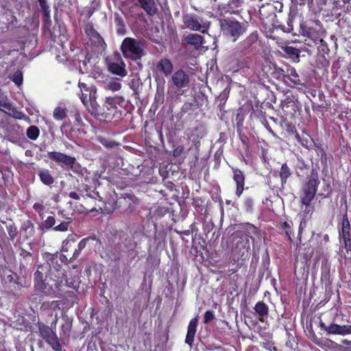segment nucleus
<instances>
[{"label": "nucleus", "instance_id": "nucleus-25", "mask_svg": "<svg viewBox=\"0 0 351 351\" xmlns=\"http://www.w3.org/2000/svg\"><path fill=\"white\" fill-rule=\"evenodd\" d=\"M181 88H176L174 85L169 82L167 89V97L171 100L178 98L182 93L180 91Z\"/></svg>", "mask_w": 351, "mask_h": 351}, {"label": "nucleus", "instance_id": "nucleus-10", "mask_svg": "<svg viewBox=\"0 0 351 351\" xmlns=\"http://www.w3.org/2000/svg\"><path fill=\"white\" fill-rule=\"evenodd\" d=\"M123 101V97L119 96L106 97L104 108H106L108 112H106L105 118L110 119L112 117V113L115 112L117 109V105L120 104Z\"/></svg>", "mask_w": 351, "mask_h": 351}, {"label": "nucleus", "instance_id": "nucleus-18", "mask_svg": "<svg viewBox=\"0 0 351 351\" xmlns=\"http://www.w3.org/2000/svg\"><path fill=\"white\" fill-rule=\"evenodd\" d=\"M38 176L45 185H51L54 182V178L50 171L46 169H41L38 171Z\"/></svg>", "mask_w": 351, "mask_h": 351}, {"label": "nucleus", "instance_id": "nucleus-4", "mask_svg": "<svg viewBox=\"0 0 351 351\" xmlns=\"http://www.w3.org/2000/svg\"><path fill=\"white\" fill-rule=\"evenodd\" d=\"M186 27L193 31H199L204 33L207 31L210 23L196 15L189 14L184 18Z\"/></svg>", "mask_w": 351, "mask_h": 351}, {"label": "nucleus", "instance_id": "nucleus-12", "mask_svg": "<svg viewBox=\"0 0 351 351\" xmlns=\"http://www.w3.org/2000/svg\"><path fill=\"white\" fill-rule=\"evenodd\" d=\"M327 333L328 335H346L351 334L350 325H339L337 324H331L327 328Z\"/></svg>", "mask_w": 351, "mask_h": 351}, {"label": "nucleus", "instance_id": "nucleus-37", "mask_svg": "<svg viewBox=\"0 0 351 351\" xmlns=\"http://www.w3.org/2000/svg\"><path fill=\"white\" fill-rule=\"evenodd\" d=\"M214 318V313L210 311H207L204 314V323H209L210 322L213 320Z\"/></svg>", "mask_w": 351, "mask_h": 351}, {"label": "nucleus", "instance_id": "nucleus-41", "mask_svg": "<svg viewBox=\"0 0 351 351\" xmlns=\"http://www.w3.org/2000/svg\"><path fill=\"white\" fill-rule=\"evenodd\" d=\"M115 21H116L117 25L120 27L117 29L118 33H121L122 28L123 27V23L122 20L119 16H117L115 19Z\"/></svg>", "mask_w": 351, "mask_h": 351}, {"label": "nucleus", "instance_id": "nucleus-46", "mask_svg": "<svg viewBox=\"0 0 351 351\" xmlns=\"http://www.w3.org/2000/svg\"><path fill=\"white\" fill-rule=\"evenodd\" d=\"M319 326L321 328H322L327 332V328L328 327V326H326L323 322H321L319 323Z\"/></svg>", "mask_w": 351, "mask_h": 351}, {"label": "nucleus", "instance_id": "nucleus-45", "mask_svg": "<svg viewBox=\"0 0 351 351\" xmlns=\"http://www.w3.org/2000/svg\"><path fill=\"white\" fill-rule=\"evenodd\" d=\"M56 59H57L59 62H64V61H66V60H67V58H66V57H64V56L61 57L60 55H57V56H56Z\"/></svg>", "mask_w": 351, "mask_h": 351}, {"label": "nucleus", "instance_id": "nucleus-30", "mask_svg": "<svg viewBox=\"0 0 351 351\" xmlns=\"http://www.w3.org/2000/svg\"><path fill=\"white\" fill-rule=\"evenodd\" d=\"M285 52L296 59V60L298 62L300 58V51L299 49L293 47H286L285 49Z\"/></svg>", "mask_w": 351, "mask_h": 351}, {"label": "nucleus", "instance_id": "nucleus-33", "mask_svg": "<svg viewBox=\"0 0 351 351\" xmlns=\"http://www.w3.org/2000/svg\"><path fill=\"white\" fill-rule=\"evenodd\" d=\"M11 80L16 84L20 86L23 82V74L21 71H16L11 77Z\"/></svg>", "mask_w": 351, "mask_h": 351}, {"label": "nucleus", "instance_id": "nucleus-19", "mask_svg": "<svg viewBox=\"0 0 351 351\" xmlns=\"http://www.w3.org/2000/svg\"><path fill=\"white\" fill-rule=\"evenodd\" d=\"M254 311L258 315V319L261 322H265V318L267 316L269 313V308L263 302H258L254 306Z\"/></svg>", "mask_w": 351, "mask_h": 351}, {"label": "nucleus", "instance_id": "nucleus-44", "mask_svg": "<svg viewBox=\"0 0 351 351\" xmlns=\"http://www.w3.org/2000/svg\"><path fill=\"white\" fill-rule=\"evenodd\" d=\"M100 71L97 66H95L94 71L91 73L94 77H97V75H99Z\"/></svg>", "mask_w": 351, "mask_h": 351}, {"label": "nucleus", "instance_id": "nucleus-24", "mask_svg": "<svg viewBox=\"0 0 351 351\" xmlns=\"http://www.w3.org/2000/svg\"><path fill=\"white\" fill-rule=\"evenodd\" d=\"M121 88V84L120 83V80L117 78H112L105 84V89L111 90L112 92L118 91Z\"/></svg>", "mask_w": 351, "mask_h": 351}, {"label": "nucleus", "instance_id": "nucleus-1", "mask_svg": "<svg viewBox=\"0 0 351 351\" xmlns=\"http://www.w3.org/2000/svg\"><path fill=\"white\" fill-rule=\"evenodd\" d=\"M223 34L233 42L237 41L246 32L247 25L234 19H223L220 21Z\"/></svg>", "mask_w": 351, "mask_h": 351}, {"label": "nucleus", "instance_id": "nucleus-47", "mask_svg": "<svg viewBox=\"0 0 351 351\" xmlns=\"http://www.w3.org/2000/svg\"><path fill=\"white\" fill-rule=\"evenodd\" d=\"M85 247V242L84 241H81L78 244V248L80 250L83 249Z\"/></svg>", "mask_w": 351, "mask_h": 351}, {"label": "nucleus", "instance_id": "nucleus-15", "mask_svg": "<svg viewBox=\"0 0 351 351\" xmlns=\"http://www.w3.org/2000/svg\"><path fill=\"white\" fill-rule=\"evenodd\" d=\"M108 70L113 74L125 77L127 75V71L125 69V63L122 60L117 62H110L108 64Z\"/></svg>", "mask_w": 351, "mask_h": 351}, {"label": "nucleus", "instance_id": "nucleus-31", "mask_svg": "<svg viewBox=\"0 0 351 351\" xmlns=\"http://www.w3.org/2000/svg\"><path fill=\"white\" fill-rule=\"evenodd\" d=\"M40 134V131L36 126H31L27 130V136L32 140H36Z\"/></svg>", "mask_w": 351, "mask_h": 351}, {"label": "nucleus", "instance_id": "nucleus-7", "mask_svg": "<svg viewBox=\"0 0 351 351\" xmlns=\"http://www.w3.org/2000/svg\"><path fill=\"white\" fill-rule=\"evenodd\" d=\"M319 183V180L316 177H312L308 180L304 189V195L302 197V202L303 204L306 206L310 204L315 197Z\"/></svg>", "mask_w": 351, "mask_h": 351}, {"label": "nucleus", "instance_id": "nucleus-6", "mask_svg": "<svg viewBox=\"0 0 351 351\" xmlns=\"http://www.w3.org/2000/svg\"><path fill=\"white\" fill-rule=\"evenodd\" d=\"M0 110L3 111L5 113L15 119H21L24 117V114L21 112H19L14 107L12 104L8 99L7 95L3 93L1 90Z\"/></svg>", "mask_w": 351, "mask_h": 351}, {"label": "nucleus", "instance_id": "nucleus-35", "mask_svg": "<svg viewBox=\"0 0 351 351\" xmlns=\"http://www.w3.org/2000/svg\"><path fill=\"white\" fill-rule=\"evenodd\" d=\"M40 7L44 14L45 21L46 22L50 21V9L47 3L41 5Z\"/></svg>", "mask_w": 351, "mask_h": 351}, {"label": "nucleus", "instance_id": "nucleus-16", "mask_svg": "<svg viewBox=\"0 0 351 351\" xmlns=\"http://www.w3.org/2000/svg\"><path fill=\"white\" fill-rule=\"evenodd\" d=\"M234 176L233 179L237 184V191L236 194L238 197H240L243 191V186H244V175L241 171L239 169H234L233 171Z\"/></svg>", "mask_w": 351, "mask_h": 351}, {"label": "nucleus", "instance_id": "nucleus-34", "mask_svg": "<svg viewBox=\"0 0 351 351\" xmlns=\"http://www.w3.org/2000/svg\"><path fill=\"white\" fill-rule=\"evenodd\" d=\"M33 208L37 213H38L41 219H44V211L45 209V206L40 203L37 202L34 204Z\"/></svg>", "mask_w": 351, "mask_h": 351}, {"label": "nucleus", "instance_id": "nucleus-27", "mask_svg": "<svg viewBox=\"0 0 351 351\" xmlns=\"http://www.w3.org/2000/svg\"><path fill=\"white\" fill-rule=\"evenodd\" d=\"M56 223V219L52 216H49L45 220H44L41 225L40 228L42 230H49Z\"/></svg>", "mask_w": 351, "mask_h": 351}, {"label": "nucleus", "instance_id": "nucleus-50", "mask_svg": "<svg viewBox=\"0 0 351 351\" xmlns=\"http://www.w3.org/2000/svg\"><path fill=\"white\" fill-rule=\"evenodd\" d=\"M313 3V0H308V5H312Z\"/></svg>", "mask_w": 351, "mask_h": 351}, {"label": "nucleus", "instance_id": "nucleus-36", "mask_svg": "<svg viewBox=\"0 0 351 351\" xmlns=\"http://www.w3.org/2000/svg\"><path fill=\"white\" fill-rule=\"evenodd\" d=\"M69 226V222H62L60 224H59L57 226H55L53 228V230L55 231H59V232H66L68 230Z\"/></svg>", "mask_w": 351, "mask_h": 351}, {"label": "nucleus", "instance_id": "nucleus-21", "mask_svg": "<svg viewBox=\"0 0 351 351\" xmlns=\"http://www.w3.org/2000/svg\"><path fill=\"white\" fill-rule=\"evenodd\" d=\"M185 41L188 44L194 46L195 49H199L202 45L204 39L199 34H190L186 36Z\"/></svg>", "mask_w": 351, "mask_h": 351}, {"label": "nucleus", "instance_id": "nucleus-13", "mask_svg": "<svg viewBox=\"0 0 351 351\" xmlns=\"http://www.w3.org/2000/svg\"><path fill=\"white\" fill-rule=\"evenodd\" d=\"M34 289L38 295L42 296H53L55 293L52 287L44 282V281H38L36 283H34Z\"/></svg>", "mask_w": 351, "mask_h": 351}, {"label": "nucleus", "instance_id": "nucleus-38", "mask_svg": "<svg viewBox=\"0 0 351 351\" xmlns=\"http://www.w3.org/2000/svg\"><path fill=\"white\" fill-rule=\"evenodd\" d=\"M252 38L249 37L247 38L245 40H244L242 43H241V45H242L243 49H247L248 48L252 43Z\"/></svg>", "mask_w": 351, "mask_h": 351}, {"label": "nucleus", "instance_id": "nucleus-20", "mask_svg": "<svg viewBox=\"0 0 351 351\" xmlns=\"http://www.w3.org/2000/svg\"><path fill=\"white\" fill-rule=\"evenodd\" d=\"M349 232H350V223L346 216L343 217L341 230L339 232V236L341 239L343 240L345 245H347V243L350 241L349 237Z\"/></svg>", "mask_w": 351, "mask_h": 351}, {"label": "nucleus", "instance_id": "nucleus-40", "mask_svg": "<svg viewBox=\"0 0 351 351\" xmlns=\"http://www.w3.org/2000/svg\"><path fill=\"white\" fill-rule=\"evenodd\" d=\"M184 151L183 146H178L173 150V156H180Z\"/></svg>", "mask_w": 351, "mask_h": 351}, {"label": "nucleus", "instance_id": "nucleus-23", "mask_svg": "<svg viewBox=\"0 0 351 351\" xmlns=\"http://www.w3.org/2000/svg\"><path fill=\"white\" fill-rule=\"evenodd\" d=\"M79 67L82 73H88L93 69L92 58L89 54L86 56L84 60L80 62Z\"/></svg>", "mask_w": 351, "mask_h": 351}, {"label": "nucleus", "instance_id": "nucleus-26", "mask_svg": "<svg viewBox=\"0 0 351 351\" xmlns=\"http://www.w3.org/2000/svg\"><path fill=\"white\" fill-rule=\"evenodd\" d=\"M290 175L291 171L289 168L286 164H283L280 171V177L281 179L282 184L287 182V180L290 176Z\"/></svg>", "mask_w": 351, "mask_h": 351}, {"label": "nucleus", "instance_id": "nucleus-2", "mask_svg": "<svg viewBox=\"0 0 351 351\" xmlns=\"http://www.w3.org/2000/svg\"><path fill=\"white\" fill-rule=\"evenodd\" d=\"M121 49L125 58L134 60H139L143 56V44L132 38H125L122 42Z\"/></svg>", "mask_w": 351, "mask_h": 351}, {"label": "nucleus", "instance_id": "nucleus-9", "mask_svg": "<svg viewBox=\"0 0 351 351\" xmlns=\"http://www.w3.org/2000/svg\"><path fill=\"white\" fill-rule=\"evenodd\" d=\"M170 82L178 88H183L188 86L189 77L183 70H178L172 75Z\"/></svg>", "mask_w": 351, "mask_h": 351}, {"label": "nucleus", "instance_id": "nucleus-42", "mask_svg": "<svg viewBox=\"0 0 351 351\" xmlns=\"http://www.w3.org/2000/svg\"><path fill=\"white\" fill-rule=\"evenodd\" d=\"M245 206L247 210H251L253 206V200L250 198H248L245 202Z\"/></svg>", "mask_w": 351, "mask_h": 351}, {"label": "nucleus", "instance_id": "nucleus-3", "mask_svg": "<svg viewBox=\"0 0 351 351\" xmlns=\"http://www.w3.org/2000/svg\"><path fill=\"white\" fill-rule=\"evenodd\" d=\"M48 158L55 162H61L76 173H82L81 165L76 161L75 158L66 155L58 152H50L47 154Z\"/></svg>", "mask_w": 351, "mask_h": 351}, {"label": "nucleus", "instance_id": "nucleus-48", "mask_svg": "<svg viewBox=\"0 0 351 351\" xmlns=\"http://www.w3.org/2000/svg\"><path fill=\"white\" fill-rule=\"evenodd\" d=\"M342 343L344 345H350V344H351V341H348L347 339H344L342 341Z\"/></svg>", "mask_w": 351, "mask_h": 351}, {"label": "nucleus", "instance_id": "nucleus-22", "mask_svg": "<svg viewBox=\"0 0 351 351\" xmlns=\"http://www.w3.org/2000/svg\"><path fill=\"white\" fill-rule=\"evenodd\" d=\"M141 7L149 15H154L156 12V7L154 0H138Z\"/></svg>", "mask_w": 351, "mask_h": 351}, {"label": "nucleus", "instance_id": "nucleus-28", "mask_svg": "<svg viewBox=\"0 0 351 351\" xmlns=\"http://www.w3.org/2000/svg\"><path fill=\"white\" fill-rule=\"evenodd\" d=\"M97 140L106 148L111 149L114 148L115 146L117 145V143H115L114 141L108 139L103 136H98L97 138Z\"/></svg>", "mask_w": 351, "mask_h": 351}, {"label": "nucleus", "instance_id": "nucleus-14", "mask_svg": "<svg viewBox=\"0 0 351 351\" xmlns=\"http://www.w3.org/2000/svg\"><path fill=\"white\" fill-rule=\"evenodd\" d=\"M198 319L197 317L193 318L188 326L187 333L185 339V343L192 346L194 341V337L197 331Z\"/></svg>", "mask_w": 351, "mask_h": 351}, {"label": "nucleus", "instance_id": "nucleus-39", "mask_svg": "<svg viewBox=\"0 0 351 351\" xmlns=\"http://www.w3.org/2000/svg\"><path fill=\"white\" fill-rule=\"evenodd\" d=\"M43 273L38 270H36L34 273V283H36L38 281H43Z\"/></svg>", "mask_w": 351, "mask_h": 351}, {"label": "nucleus", "instance_id": "nucleus-17", "mask_svg": "<svg viewBox=\"0 0 351 351\" xmlns=\"http://www.w3.org/2000/svg\"><path fill=\"white\" fill-rule=\"evenodd\" d=\"M156 69L167 76L173 71V64L169 59L162 58L158 62Z\"/></svg>", "mask_w": 351, "mask_h": 351}, {"label": "nucleus", "instance_id": "nucleus-49", "mask_svg": "<svg viewBox=\"0 0 351 351\" xmlns=\"http://www.w3.org/2000/svg\"><path fill=\"white\" fill-rule=\"evenodd\" d=\"M38 1L40 3V5H43V4H45L47 3V1L46 0H38Z\"/></svg>", "mask_w": 351, "mask_h": 351}, {"label": "nucleus", "instance_id": "nucleus-29", "mask_svg": "<svg viewBox=\"0 0 351 351\" xmlns=\"http://www.w3.org/2000/svg\"><path fill=\"white\" fill-rule=\"evenodd\" d=\"M165 80L162 79L160 82L158 83L156 88V97L164 100L165 97Z\"/></svg>", "mask_w": 351, "mask_h": 351}, {"label": "nucleus", "instance_id": "nucleus-32", "mask_svg": "<svg viewBox=\"0 0 351 351\" xmlns=\"http://www.w3.org/2000/svg\"><path fill=\"white\" fill-rule=\"evenodd\" d=\"M66 115L65 110L60 107L55 108L53 114V118L58 121L64 119L66 117Z\"/></svg>", "mask_w": 351, "mask_h": 351}, {"label": "nucleus", "instance_id": "nucleus-11", "mask_svg": "<svg viewBox=\"0 0 351 351\" xmlns=\"http://www.w3.org/2000/svg\"><path fill=\"white\" fill-rule=\"evenodd\" d=\"M276 72L283 77H287L295 85L302 84L300 77L294 67L289 66L286 71L282 69H277Z\"/></svg>", "mask_w": 351, "mask_h": 351}, {"label": "nucleus", "instance_id": "nucleus-5", "mask_svg": "<svg viewBox=\"0 0 351 351\" xmlns=\"http://www.w3.org/2000/svg\"><path fill=\"white\" fill-rule=\"evenodd\" d=\"M39 332L45 341L51 346L55 351H60L62 349L58 337L55 331L45 325L39 326Z\"/></svg>", "mask_w": 351, "mask_h": 351}, {"label": "nucleus", "instance_id": "nucleus-43", "mask_svg": "<svg viewBox=\"0 0 351 351\" xmlns=\"http://www.w3.org/2000/svg\"><path fill=\"white\" fill-rule=\"evenodd\" d=\"M69 197H71V198H72L73 199L78 200V199H80V195L78 193H77L76 192H74V191H72V192L69 193Z\"/></svg>", "mask_w": 351, "mask_h": 351}, {"label": "nucleus", "instance_id": "nucleus-8", "mask_svg": "<svg viewBox=\"0 0 351 351\" xmlns=\"http://www.w3.org/2000/svg\"><path fill=\"white\" fill-rule=\"evenodd\" d=\"M78 86L81 92L80 99L84 106H88V102L95 98V88L83 82H79Z\"/></svg>", "mask_w": 351, "mask_h": 351}]
</instances>
